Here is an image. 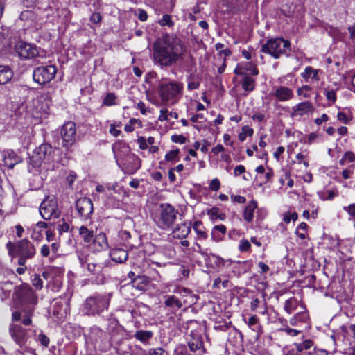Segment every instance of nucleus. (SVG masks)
I'll return each mask as SVG.
<instances>
[{"label": "nucleus", "mask_w": 355, "mask_h": 355, "mask_svg": "<svg viewBox=\"0 0 355 355\" xmlns=\"http://www.w3.org/2000/svg\"><path fill=\"white\" fill-rule=\"evenodd\" d=\"M186 47L180 39L175 35H166L155 41L153 44L154 63L161 67L175 64L182 59Z\"/></svg>", "instance_id": "f257e3e1"}, {"label": "nucleus", "mask_w": 355, "mask_h": 355, "mask_svg": "<svg viewBox=\"0 0 355 355\" xmlns=\"http://www.w3.org/2000/svg\"><path fill=\"white\" fill-rule=\"evenodd\" d=\"M18 302V310L12 314L13 322L21 321V324L29 326L32 324V317L34 315L35 306L38 299L33 288L28 284L19 286L16 291Z\"/></svg>", "instance_id": "f03ea898"}, {"label": "nucleus", "mask_w": 355, "mask_h": 355, "mask_svg": "<svg viewBox=\"0 0 355 355\" xmlns=\"http://www.w3.org/2000/svg\"><path fill=\"white\" fill-rule=\"evenodd\" d=\"M8 254L12 258L18 257L17 263L24 266L26 261L32 259L36 254V249L33 243L27 239L17 241L15 243L9 241L6 243Z\"/></svg>", "instance_id": "7ed1b4c3"}, {"label": "nucleus", "mask_w": 355, "mask_h": 355, "mask_svg": "<svg viewBox=\"0 0 355 355\" xmlns=\"http://www.w3.org/2000/svg\"><path fill=\"white\" fill-rule=\"evenodd\" d=\"M111 293L94 294L85 300L83 304L82 312L89 316L100 315L110 306Z\"/></svg>", "instance_id": "20e7f679"}, {"label": "nucleus", "mask_w": 355, "mask_h": 355, "mask_svg": "<svg viewBox=\"0 0 355 355\" xmlns=\"http://www.w3.org/2000/svg\"><path fill=\"white\" fill-rule=\"evenodd\" d=\"M183 85L178 82L162 80L159 84L158 94L164 105H174L182 96Z\"/></svg>", "instance_id": "39448f33"}, {"label": "nucleus", "mask_w": 355, "mask_h": 355, "mask_svg": "<svg viewBox=\"0 0 355 355\" xmlns=\"http://www.w3.org/2000/svg\"><path fill=\"white\" fill-rule=\"evenodd\" d=\"M178 214V210L171 204L162 203L159 205L155 222L162 230L169 229L175 223Z\"/></svg>", "instance_id": "423d86ee"}, {"label": "nucleus", "mask_w": 355, "mask_h": 355, "mask_svg": "<svg viewBox=\"0 0 355 355\" xmlns=\"http://www.w3.org/2000/svg\"><path fill=\"white\" fill-rule=\"evenodd\" d=\"M291 42L283 38H274L267 41L261 46V51L268 53L274 58L277 59L282 55H288L287 51L290 49Z\"/></svg>", "instance_id": "0eeeda50"}, {"label": "nucleus", "mask_w": 355, "mask_h": 355, "mask_svg": "<svg viewBox=\"0 0 355 355\" xmlns=\"http://www.w3.org/2000/svg\"><path fill=\"white\" fill-rule=\"evenodd\" d=\"M53 148L48 144H43L36 148L29 159L28 171H32L33 168H39L43 162H51L53 159Z\"/></svg>", "instance_id": "6e6552de"}, {"label": "nucleus", "mask_w": 355, "mask_h": 355, "mask_svg": "<svg viewBox=\"0 0 355 355\" xmlns=\"http://www.w3.org/2000/svg\"><path fill=\"white\" fill-rule=\"evenodd\" d=\"M62 146L67 151H72L77 140L76 127L73 121L66 122L60 130Z\"/></svg>", "instance_id": "1a4fd4ad"}, {"label": "nucleus", "mask_w": 355, "mask_h": 355, "mask_svg": "<svg viewBox=\"0 0 355 355\" xmlns=\"http://www.w3.org/2000/svg\"><path fill=\"white\" fill-rule=\"evenodd\" d=\"M187 343L191 352H198L200 355L207 353V349L204 346L201 327H198L190 331L187 336Z\"/></svg>", "instance_id": "9d476101"}, {"label": "nucleus", "mask_w": 355, "mask_h": 355, "mask_svg": "<svg viewBox=\"0 0 355 355\" xmlns=\"http://www.w3.org/2000/svg\"><path fill=\"white\" fill-rule=\"evenodd\" d=\"M31 329L22 327L19 324H11L9 327V334L15 343L20 347H26L31 343Z\"/></svg>", "instance_id": "9b49d317"}, {"label": "nucleus", "mask_w": 355, "mask_h": 355, "mask_svg": "<svg viewBox=\"0 0 355 355\" xmlns=\"http://www.w3.org/2000/svg\"><path fill=\"white\" fill-rule=\"evenodd\" d=\"M40 214L45 220L58 218L60 211L58 209L56 199L53 197L44 199L40 206Z\"/></svg>", "instance_id": "f8f14e48"}, {"label": "nucleus", "mask_w": 355, "mask_h": 355, "mask_svg": "<svg viewBox=\"0 0 355 355\" xmlns=\"http://www.w3.org/2000/svg\"><path fill=\"white\" fill-rule=\"evenodd\" d=\"M57 68L54 65L40 66L33 70V78L39 85L50 83L55 76Z\"/></svg>", "instance_id": "ddd939ff"}, {"label": "nucleus", "mask_w": 355, "mask_h": 355, "mask_svg": "<svg viewBox=\"0 0 355 355\" xmlns=\"http://www.w3.org/2000/svg\"><path fill=\"white\" fill-rule=\"evenodd\" d=\"M107 331L112 342L120 344L124 339L126 330L120 324L119 320L114 318L108 320Z\"/></svg>", "instance_id": "4468645a"}, {"label": "nucleus", "mask_w": 355, "mask_h": 355, "mask_svg": "<svg viewBox=\"0 0 355 355\" xmlns=\"http://www.w3.org/2000/svg\"><path fill=\"white\" fill-rule=\"evenodd\" d=\"M15 51L22 59H31L39 55V51L35 44L19 42L15 45Z\"/></svg>", "instance_id": "2eb2a0df"}, {"label": "nucleus", "mask_w": 355, "mask_h": 355, "mask_svg": "<svg viewBox=\"0 0 355 355\" xmlns=\"http://www.w3.org/2000/svg\"><path fill=\"white\" fill-rule=\"evenodd\" d=\"M76 208L78 216L85 220L90 218L93 214V203L89 198L84 197L77 200Z\"/></svg>", "instance_id": "dca6fc26"}, {"label": "nucleus", "mask_w": 355, "mask_h": 355, "mask_svg": "<svg viewBox=\"0 0 355 355\" xmlns=\"http://www.w3.org/2000/svg\"><path fill=\"white\" fill-rule=\"evenodd\" d=\"M141 167V159L135 154H128L122 163V171L124 173L132 175Z\"/></svg>", "instance_id": "f3484780"}, {"label": "nucleus", "mask_w": 355, "mask_h": 355, "mask_svg": "<svg viewBox=\"0 0 355 355\" xmlns=\"http://www.w3.org/2000/svg\"><path fill=\"white\" fill-rule=\"evenodd\" d=\"M78 261L82 268H86L93 275L100 273L103 269L102 265L94 261L89 255L81 254L78 256Z\"/></svg>", "instance_id": "a211bd4d"}, {"label": "nucleus", "mask_w": 355, "mask_h": 355, "mask_svg": "<svg viewBox=\"0 0 355 355\" xmlns=\"http://www.w3.org/2000/svg\"><path fill=\"white\" fill-rule=\"evenodd\" d=\"M199 253L203 257L206 265L211 268L225 265V260L218 255L212 253L208 254L202 250H199Z\"/></svg>", "instance_id": "6ab92c4d"}, {"label": "nucleus", "mask_w": 355, "mask_h": 355, "mask_svg": "<svg viewBox=\"0 0 355 355\" xmlns=\"http://www.w3.org/2000/svg\"><path fill=\"white\" fill-rule=\"evenodd\" d=\"M272 95L282 102L290 101L294 97L293 90L286 86H279L274 88Z\"/></svg>", "instance_id": "aec40b11"}, {"label": "nucleus", "mask_w": 355, "mask_h": 355, "mask_svg": "<svg viewBox=\"0 0 355 355\" xmlns=\"http://www.w3.org/2000/svg\"><path fill=\"white\" fill-rule=\"evenodd\" d=\"M313 110V104L310 101L301 102L292 107L290 116L293 119L308 114Z\"/></svg>", "instance_id": "412c9836"}, {"label": "nucleus", "mask_w": 355, "mask_h": 355, "mask_svg": "<svg viewBox=\"0 0 355 355\" xmlns=\"http://www.w3.org/2000/svg\"><path fill=\"white\" fill-rule=\"evenodd\" d=\"M21 158L12 150L3 152V162L6 166L12 168L16 164L21 162Z\"/></svg>", "instance_id": "4be33fe9"}, {"label": "nucleus", "mask_w": 355, "mask_h": 355, "mask_svg": "<svg viewBox=\"0 0 355 355\" xmlns=\"http://www.w3.org/2000/svg\"><path fill=\"white\" fill-rule=\"evenodd\" d=\"M14 72L8 65H0V85L9 83L13 78Z\"/></svg>", "instance_id": "5701e85b"}, {"label": "nucleus", "mask_w": 355, "mask_h": 355, "mask_svg": "<svg viewBox=\"0 0 355 355\" xmlns=\"http://www.w3.org/2000/svg\"><path fill=\"white\" fill-rule=\"evenodd\" d=\"M92 242L96 249L98 251L106 250L109 248L107 236L103 232L94 235Z\"/></svg>", "instance_id": "b1692460"}, {"label": "nucleus", "mask_w": 355, "mask_h": 355, "mask_svg": "<svg viewBox=\"0 0 355 355\" xmlns=\"http://www.w3.org/2000/svg\"><path fill=\"white\" fill-rule=\"evenodd\" d=\"M110 257L113 261L122 263L128 259V254L122 248H115L111 250Z\"/></svg>", "instance_id": "393cba45"}, {"label": "nucleus", "mask_w": 355, "mask_h": 355, "mask_svg": "<svg viewBox=\"0 0 355 355\" xmlns=\"http://www.w3.org/2000/svg\"><path fill=\"white\" fill-rule=\"evenodd\" d=\"M252 267V263L248 261L243 262L238 261L233 266L232 272L235 276H240L248 272Z\"/></svg>", "instance_id": "a878e982"}, {"label": "nucleus", "mask_w": 355, "mask_h": 355, "mask_svg": "<svg viewBox=\"0 0 355 355\" xmlns=\"http://www.w3.org/2000/svg\"><path fill=\"white\" fill-rule=\"evenodd\" d=\"M226 234V227L224 225H215L211 230V239L215 242H220L224 239Z\"/></svg>", "instance_id": "bb28decb"}, {"label": "nucleus", "mask_w": 355, "mask_h": 355, "mask_svg": "<svg viewBox=\"0 0 355 355\" xmlns=\"http://www.w3.org/2000/svg\"><path fill=\"white\" fill-rule=\"evenodd\" d=\"M191 231L190 226L186 223L178 225L173 230V237L181 239L185 238Z\"/></svg>", "instance_id": "cd10ccee"}, {"label": "nucleus", "mask_w": 355, "mask_h": 355, "mask_svg": "<svg viewBox=\"0 0 355 355\" xmlns=\"http://www.w3.org/2000/svg\"><path fill=\"white\" fill-rule=\"evenodd\" d=\"M248 327L257 334V338H259L263 334V327L259 322V318L257 315H252L248 322Z\"/></svg>", "instance_id": "c85d7f7f"}, {"label": "nucleus", "mask_w": 355, "mask_h": 355, "mask_svg": "<svg viewBox=\"0 0 355 355\" xmlns=\"http://www.w3.org/2000/svg\"><path fill=\"white\" fill-rule=\"evenodd\" d=\"M148 283L149 278L145 275H138L131 281L132 286L139 291H144Z\"/></svg>", "instance_id": "c756f323"}, {"label": "nucleus", "mask_w": 355, "mask_h": 355, "mask_svg": "<svg viewBox=\"0 0 355 355\" xmlns=\"http://www.w3.org/2000/svg\"><path fill=\"white\" fill-rule=\"evenodd\" d=\"M53 225L51 223H46L44 221L37 222L33 227L32 237L35 239H39L42 237L40 234L43 229H48Z\"/></svg>", "instance_id": "7c9ffc66"}, {"label": "nucleus", "mask_w": 355, "mask_h": 355, "mask_svg": "<svg viewBox=\"0 0 355 355\" xmlns=\"http://www.w3.org/2000/svg\"><path fill=\"white\" fill-rule=\"evenodd\" d=\"M257 207V202L254 200L250 201L243 211V218L248 223L252 220L254 211Z\"/></svg>", "instance_id": "2f4dec72"}, {"label": "nucleus", "mask_w": 355, "mask_h": 355, "mask_svg": "<svg viewBox=\"0 0 355 355\" xmlns=\"http://www.w3.org/2000/svg\"><path fill=\"white\" fill-rule=\"evenodd\" d=\"M153 332L147 330H139L137 331L134 334L135 339L144 344L148 343V341L153 338Z\"/></svg>", "instance_id": "473e14b6"}, {"label": "nucleus", "mask_w": 355, "mask_h": 355, "mask_svg": "<svg viewBox=\"0 0 355 355\" xmlns=\"http://www.w3.org/2000/svg\"><path fill=\"white\" fill-rule=\"evenodd\" d=\"M78 232L79 235L85 243H89L93 241L94 236V232L89 230L87 227L83 225L81 226L79 228Z\"/></svg>", "instance_id": "72a5a7b5"}, {"label": "nucleus", "mask_w": 355, "mask_h": 355, "mask_svg": "<svg viewBox=\"0 0 355 355\" xmlns=\"http://www.w3.org/2000/svg\"><path fill=\"white\" fill-rule=\"evenodd\" d=\"M164 305L167 307L175 308L176 309H179L182 306L180 300L175 295L166 296L164 301Z\"/></svg>", "instance_id": "f704fd0d"}, {"label": "nucleus", "mask_w": 355, "mask_h": 355, "mask_svg": "<svg viewBox=\"0 0 355 355\" xmlns=\"http://www.w3.org/2000/svg\"><path fill=\"white\" fill-rule=\"evenodd\" d=\"M208 214L210 216L211 220L215 221L218 219L224 220L225 219V214L220 212L218 207H212L208 211Z\"/></svg>", "instance_id": "c9c22d12"}, {"label": "nucleus", "mask_w": 355, "mask_h": 355, "mask_svg": "<svg viewBox=\"0 0 355 355\" xmlns=\"http://www.w3.org/2000/svg\"><path fill=\"white\" fill-rule=\"evenodd\" d=\"M318 70L314 69L311 67H306L304 69V72L302 73V76L304 79L311 78L318 81L319 80V77L318 76Z\"/></svg>", "instance_id": "e433bc0d"}, {"label": "nucleus", "mask_w": 355, "mask_h": 355, "mask_svg": "<svg viewBox=\"0 0 355 355\" xmlns=\"http://www.w3.org/2000/svg\"><path fill=\"white\" fill-rule=\"evenodd\" d=\"M298 305V301L295 297H291L286 300L284 306V309L288 314H291L295 311Z\"/></svg>", "instance_id": "4c0bfd02"}, {"label": "nucleus", "mask_w": 355, "mask_h": 355, "mask_svg": "<svg viewBox=\"0 0 355 355\" xmlns=\"http://www.w3.org/2000/svg\"><path fill=\"white\" fill-rule=\"evenodd\" d=\"M242 88L247 92H251L254 88V80L252 77L245 74L242 80Z\"/></svg>", "instance_id": "58836bf2"}, {"label": "nucleus", "mask_w": 355, "mask_h": 355, "mask_svg": "<svg viewBox=\"0 0 355 355\" xmlns=\"http://www.w3.org/2000/svg\"><path fill=\"white\" fill-rule=\"evenodd\" d=\"M201 225H202V222H200V221H196L193 223V227L194 230L196 231V232L197 234L198 239L205 240V239H207L208 235H207V234L204 230H202L200 227Z\"/></svg>", "instance_id": "ea45409f"}, {"label": "nucleus", "mask_w": 355, "mask_h": 355, "mask_svg": "<svg viewBox=\"0 0 355 355\" xmlns=\"http://www.w3.org/2000/svg\"><path fill=\"white\" fill-rule=\"evenodd\" d=\"M313 345L311 340H306L303 343L295 344L297 350L299 352H303L305 350L309 349Z\"/></svg>", "instance_id": "a19ab883"}, {"label": "nucleus", "mask_w": 355, "mask_h": 355, "mask_svg": "<svg viewBox=\"0 0 355 355\" xmlns=\"http://www.w3.org/2000/svg\"><path fill=\"white\" fill-rule=\"evenodd\" d=\"M116 96L114 93H108L103 99V104L106 106H112L115 105Z\"/></svg>", "instance_id": "79ce46f5"}, {"label": "nucleus", "mask_w": 355, "mask_h": 355, "mask_svg": "<svg viewBox=\"0 0 355 355\" xmlns=\"http://www.w3.org/2000/svg\"><path fill=\"white\" fill-rule=\"evenodd\" d=\"M179 153H180V150L178 149V148L175 149V150H173L169 151L165 155L166 160L168 161V162L179 160V158H178Z\"/></svg>", "instance_id": "37998d69"}, {"label": "nucleus", "mask_w": 355, "mask_h": 355, "mask_svg": "<svg viewBox=\"0 0 355 355\" xmlns=\"http://www.w3.org/2000/svg\"><path fill=\"white\" fill-rule=\"evenodd\" d=\"M159 23L162 26H168V27H171L174 24L171 19V16L167 14L162 16V18L159 20Z\"/></svg>", "instance_id": "c03bdc74"}, {"label": "nucleus", "mask_w": 355, "mask_h": 355, "mask_svg": "<svg viewBox=\"0 0 355 355\" xmlns=\"http://www.w3.org/2000/svg\"><path fill=\"white\" fill-rule=\"evenodd\" d=\"M32 284L37 290H41L43 288V282L41 277L38 274H35L32 279Z\"/></svg>", "instance_id": "a18cd8bd"}, {"label": "nucleus", "mask_w": 355, "mask_h": 355, "mask_svg": "<svg viewBox=\"0 0 355 355\" xmlns=\"http://www.w3.org/2000/svg\"><path fill=\"white\" fill-rule=\"evenodd\" d=\"M324 94L328 101H331L332 103H334L336 101V94L334 90H327V89L324 91Z\"/></svg>", "instance_id": "49530a36"}, {"label": "nucleus", "mask_w": 355, "mask_h": 355, "mask_svg": "<svg viewBox=\"0 0 355 355\" xmlns=\"http://www.w3.org/2000/svg\"><path fill=\"white\" fill-rule=\"evenodd\" d=\"M174 355H191L188 353L184 345H178L174 351Z\"/></svg>", "instance_id": "de8ad7c7"}, {"label": "nucleus", "mask_w": 355, "mask_h": 355, "mask_svg": "<svg viewBox=\"0 0 355 355\" xmlns=\"http://www.w3.org/2000/svg\"><path fill=\"white\" fill-rule=\"evenodd\" d=\"M251 245L246 239H243L240 241L239 249L241 252H247L250 250Z\"/></svg>", "instance_id": "09e8293b"}, {"label": "nucleus", "mask_w": 355, "mask_h": 355, "mask_svg": "<svg viewBox=\"0 0 355 355\" xmlns=\"http://www.w3.org/2000/svg\"><path fill=\"white\" fill-rule=\"evenodd\" d=\"M343 209L354 219L355 220V203L350 204L348 206L344 207Z\"/></svg>", "instance_id": "8fccbe9b"}, {"label": "nucleus", "mask_w": 355, "mask_h": 355, "mask_svg": "<svg viewBox=\"0 0 355 355\" xmlns=\"http://www.w3.org/2000/svg\"><path fill=\"white\" fill-rule=\"evenodd\" d=\"M171 141L177 144H184L186 137L182 135H173L171 136Z\"/></svg>", "instance_id": "3c124183"}, {"label": "nucleus", "mask_w": 355, "mask_h": 355, "mask_svg": "<svg viewBox=\"0 0 355 355\" xmlns=\"http://www.w3.org/2000/svg\"><path fill=\"white\" fill-rule=\"evenodd\" d=\"M279 331H284L286 332L288 335L289 336H297L300 331H298L297 329H291L288 327H286V328H281L279 329Z\"/></svg>", "instance_id": "603ef678"}, {"label": "nucleus", "mask_w": 355, "mask_h": 355, "mask_svg": "<svg viewBox=\"0 0 355 355\" xmlns=\"http://www.w3.org/2000/svg\"><path fill=\"white\" fill-rule=\"evenodd\" d=\"M220 187V183L218 178L213 179L209 184V189L212 191H216Z\"/></svg>", "instance_id": "864d4df0"}, {"label": "nucleus", "mask_w": 355, "mask_h": 355, "mask_svg": "<svg viewBox=\"0 0 355 355\" xmlns=\"http://www.w3.org/2000/svg\"><path fill=\"white\" fill-rule=\"evenodd\" d=\"M298 322H306L309 319V315L306 312H300L295 315Z\"/></svg>", "instance_id": "5fc2aeb1"}, {"label": "nucleus", "mask_w": 355, "mask_h": 355, "mask_svg": "<svg viewBox=\"0 0 355 355\" xmlns=\"http://www.w3.org/2000/svg\"><path fill=\"white\" fill-rule=\"evenodd\" d=\"M343 157L347 163H351L355 160V154L352 151L345 153Z\"/></svg>", "instance_id": "6e6d98bb"}, {"label": "nucleus", "mask_w": 355, "mask_h": 355, "mask_svg": "<svg viewBox=\"0 0 355 355\" xmlns=\"http://www.w3.org/2000/svg\"><path fill=\"white\" fill-rule=\"evenodd\" d=\"M38 340L44 347H47L49 344V338L44 335V334H40L38 335Z\"/></svg>", "instance_id": "4d7b16f0"}, {"label": "nucleus", "mask_w": 355, "mask_h": 355, "mask_svg": "<svg viewBox=\"0 0 355 355\" xmlns=\"http://www.w3.org/2000/svg\"><path fill=\"white\" fill-rule=\"evenodd\" d=\"M76 178V174L73 171H70L69 173L66 177V181L69 184V185L70 187H71L72 184H73Z\"/></svg>", "instance_id": "13d9d810"}, {"label": "nucleus", "mask_w": 355, "mask_h": 355, "mask_svg": "<svg viewBox=\"0 0 355 355\" xmlns=\"http://www.w3.org/2000/svg\"><path fill=\"white\" fill-rule=\"evenodd\" d=\"M175 293H179L180 295L186 296L191 293V291L184 287L177 288Z\"/></svg>", "instance_id": "bf43d9fd"}, {"label": "nucleus", "mask_w": 355, "mask_h": 355, "mask_svg": "<svg viewBox=\"0 0 355 355\" xmlns=\"http://www.w3.org/2000/svg\"><path fill=\"white\" fill-rule=\"evenodd\" d=\"M138 19L141 21H146L148 19L147 12L143 9L138 10L137 14Z\"/></svg>", "instance_id": "052dcab7"}, {"label": "nucleus", "mask_w": 355, "mask_h": 355, "mask_svg": "<svg viewBox=\"0 0 355 355\" xmlns=\"http://www.w3.org/2000/svg\"><path fill=\"white\" fill-rule=\"evenodd\" d=\"M8 45V40L4 37L3 35L0 33V52L5 50Z\"/></svg>", "instance_id": "680f3d73"}, {"label": "nucleus", "mask_w": 355, "mask_h": 355, "mask_svg": "<svg viewBox=\"0 0 355 355\" xmlns=\"http://www.w3.org/2000/svg\"><path fill=\"white\" fill-rule=\"evenodd\" d=\"M231 198L234 202L239 204L245 203L246 201V198L245 197L239 195H233L231 196Z\"/></svg>", "instance_id": "e2e57ef3"}, {"label": "nucleus", "mask_w": 355, "mask_h": 355, "mask_svg": "<svg viewBox=\"0 0 355 355\" xmlns=\"http://www.w3.org/2000/svg\"><path fill=\"white\" fill-rule=\"evenodd\" d=\"M164 350L162 347L158 348H151L149 349L148 354L149 355H162Z\"/></svg>", "instance_id": "0e129e2a"}, {"label": "nucleus", "mask_w": 355, "mask_h": 355, "mask_svg": "<svg viewBox=\"0 0 355 355\" xmlns=\"http://www.w3.org/2000/svg\"><path fill=\"white\" fill-rule=\"evenodd\" d=\"M90 21L94 24H98L101 21V15L98 12H94L90 17Z\"/></svg>", "instance_id": "69168bd1"}, {"label": "nucleus", "mask_w": 355, "mask_h": 355, "mask_svg": "<svg viewBox=\"0 0 355 355\" xmlns=\"http://www.w3.org/2000/svg\"><path fill=\"white\" fill-rule=\"evenodd\" d=\"M245 171V166L243 165H239L235 167L234 171V175L235 176H239V175H241L242 173H243Z\"/></svg>", "instance_id": "338daca9"}, {"label": "nucleus", "mask_w": 355, "mask_h": 355, "mask_svg": "<svg viewBox=\"0 0 355 355\" xmlns=\"http://www.w3.org/2000/svg\"><path fill=\"white\" fill-rule=\"evenodd\" d=\"M40 253L42 257H47L50 254V247L47 245H43L41 248Z\"/></svg>", "instance_id": "774afa93"}]
</instances>
